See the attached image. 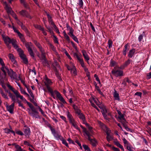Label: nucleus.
Returning <instances> with one entry per match:
<instances>
[{"mask_svg":"<svg viewBox=\"0 0 151 151\" xmlns=\"http://www.w3.org/2000/svg\"><path fill=\"white\" fill-rule=\"evenodd\" d=\"M12 28L14 32L17 33L21 40L22 42L23 43L24 45L26 47H30L32 46V44L30 42H27L26 41L23 35L21 34L14 26L12 27Z\"/></svg>","mask_w":151,"mask_h":151,"instance_id":"nucleus-1","label":"nucleus"},{"mask_svg":"<svg viewBox=\"0 0 151 151\" xmlns=\"http://www.w3.org/2000/svg\"><path fill=\"white\" fill-rule=\"evenodd\" d=\"M1 36L3 39L6 44H9L11 43L14 47H18L17 41L14 38L11 39L8 36L4 34H2Z\"/></svg>","mask_w":151,"mask_h":151,"instance_id":"nucleus-2","label":"nucleus"},{"mask_svg":"<svg viewBox=\"0 0 151 151\" xmlns=\"http://www.w3.org/2000/svg\"><path fill=\"white\" fill-rule=\"evenodd\" d=\"M18 52L19 56L22 60L23 63L27 65L28 63V61L26 56L24 54L23 51L20 48H15Z\"/></svg>","mask_w":151,"mask_h":151,"instance_id":"nucleus-3","label":"nucleus"},{"mask_svg":"<svg viewBox=\"0 0 151 151\" xmlns=\"http://www.w3.org/2000/svg\"><path fill=\"white\" fill-rule=\"evenodd\" d=\"M111 73L116 77L122 76L123 75V71L119 69H113L111 71Z\"/></svg>","mask_w":151,"mask_h":151,"instance_id":"nucleus-4","label":"nucleus"},{"mask_svg":"<svg viewBox=\"0 0 151 151\" xmlns=\"http://www.w3.org/2000/svg\"><path fill=\"white\" fill-rule=\"evenodd\" d=\"M7 72L8 75L11 77V79H16L17 78V74L16 72H14L11 69L10 70L7 69Z\"/></svg>","mask_w":151,"mask_h":151,"instance_id":"nucleus-5","label":"nucleus"},{"mask_svg":"<svg viewBox=\"0 0 151 151\" xmlns=\"http://www.w3.org/2000/svg\"><path fill=\"white\" fill-rule=\"evenodd\" d=\"M54 93L55 94L57 97L63 104H66L67 103L60 93L57 91L55 90Z\"/></svg>","mask_w":151,"mask_h":151,"instance_id":"nucleus-6","label":"nucleus"},{"mask_svg":"<svg viewBox=\"0 0 151 151\" xmlns=\"http://www.w3.org/2000/svg\"><path fill=\"white\" fill-rule=\"evenodd\" d=\"M19 13L20 15L23 17H25L30 19H31L32 18V17L30 16L28 12L25 10H22L21 11H20Z\"/></svg>","mask_w":151,"mask_h":151,"instance_id":"nucleus-7","label":"nucleus"},{"mask_svg":"<svg viewBox=\"0 0 151 151\" xmlns=\"http://www.w3.org/2000/svg\"><path fill=\"white\" fill-rule=\"evenodd\" d=\"M44 83L45 85L46 86V88L47 89L48 88H51L50 86V85H51L52 83V82L51 81V80L49 79L47 76H45V81Z\"/></svg>","mask_w":151,"mask_h":151,"instance_id":"nucleus-8","label":"nucleus"},{"mask_svg":"<svg viewBox=\"0 0 151 151\" xmlns=\"http://www.w3.org/2000/svg\"><path fill=\"white\" fill-rule=\"evenodd\" d=\"M98 124L101 128L106 133L110 131L106 125L101 121H98Z\"/></svg>","mask_w":151,"mask_h":151,"instance_id":"nucleus-9","label":"nucleus"},{"mask_svg":"<svg viewBox=\"0 0 151 151\" xmlns=\"http://www.w3.org/2000/svg\"><path fill=\"white\" fill-rule=\"evenodd\" d=\"M23 132L25 136L26 137H29L30 135V129L28 127L25 126L23 128Z\"/></svg>","mask_w":151,"mask_h":151,"instance_id":"nucleus-10","label":"nucleus"},{"mask_svg":"<svg viewBox=\"0 0 151 151\" xmlns=\"http://www.w3.org/2000/svg\"><path fill=\"white\" fill-rule=\"evenodd\" d=\"M8 57L13 64L16 66L17 65V62L15 59V57L12 54L9 53L8 55Z\"/></svg>","mask_w":151,"mask_h":151,"instance_id":"nucleus-11","label":"nucleus"},{"mask_svg":"<svg viewBox=\"0 0 151 151\" xmlns=\"http://www.w3.org/2000/svg\"><path fill=\"white\" fill-rule=\"evenodd\" d=\"M15 102H13V103L10 105L9 106H6L7 111L11 114H13V113L14 106Z\"/></svg>","mask_w":151,"mask_h":151,"instance_id":"nucleus-12","label":"nucleus"},{"mask_svg":"<svg viewBox=\"0 0 151 151\" xmlns=\"http://www.w3.org/2000/svg\"><path fill=\"white\" fill-rule=\"evenodd\" d=\"M52 134H53L54 137L55 138L58 140H60L62 139L63 137L61 136V135H59L56 132L55 129H54L53 131L52 132Z\"/></svg>","mask_w":151,"mask_h":151,"instance_id":"nucleus-13","label":"nucleus"},{"mask_svg":"<svg viewBox=\"0 0 151 151\" xmlns=\"http://www.w3.org/2000/svg\"><path fill=\"white\" fill-rule=\"evenodd\" d=\"M5 90L6 92L8 93L9 96V97L11 98L12 101L13 102H15L16 99H15V96L12 93L9 91L7 90L6 89Z\"/></svg>","mask_w":151,"mask_h":151,"instance_id":"nucleus-14","label":"nucleus"},{"mask_svg":"<svg viewBox=\"0 0 151 151\" xmlns=\"http://www.w3.org/2000/svg\"><path fill=\"white\" fill-rule=\"evenodd\" d=\"M67 116L70 124L75 121L72 115L70 113L69 111H67Z\"/></svg>","mask_w":151,"mask_h":151,"instance_id":"nucleus-15","label":"nucleus"},{"mask_svg":"<svg viewBox=\"0 0 151 151\" xmlns=\"http://www.w3.org/2000/svg\"><path fill=\"white\" fill-rule=\"evenodd\" d=\"M40 50L41 53V57L40 58V60H42L46 59L45 57V54L43 49V48H39Z\"/></svg>","mask_w":151,"mask_h":151,"instance_id":"nucleus-16","label":"nucleus"},{"mask_svg":"<svg viewBox=\"0 0 151 151\" xmlns=\"http://www.w3.org/2000/svg\"><path fill=\"white\" fill-rule=\"evenodd\" d=\"M110 133L111 131L106 133V139L107 141L109 142L113 139V136L110 134Z\"/></svg>","mask_w":151,"mask_h":151,"instance_id":"nucleus-17","label":"nucleus"},{"mask_svg":"<svg viewBox=\"0 0 151 151\" xmlns=\"http://www.w3.org/2000/svg\"><path fill=\"white\" fill-rule=\"evenodd\" d=\"M28 113L30 116L33 117H35L36 118H38L39 117V112L37 111V113H35L34 112H32L30 110L28 111Z\"/></svg>","mask_w":151,"mask_h":151,"instance_id":"nucleus-18","label":"nucleus"},{"mask_svg":"<svg viewBox=\"0 0 151 151\" xmlns=\"http://www.w3.org/2000/svg\"><path fill=\"white\" fill-rule=\"evenodd\" d=\"M88 140L91 143V144L93 147H96L97 144V140L95 139H91V138H89Z\"/></svg>","mask_w":151,"mask_h":151,"instance_id":"nucleus-19","label":"nucleus"},{"mask_svg":"<svg viewBox=\"0 0 151 151\" xmlns=\"http://www.w3.org/2000/svg\"><path fill=\"white\" fill-rule=\"evenodd\" d=\"M5 9L7 13L11 14V13H12V12L13 11H12L11 8L8 6L6 2H5Z\"/></svg>","mask_w":151,"mask_h":151,"instance_id":"nucleus-20","label":"nucleus"},{"mask_svg":"<svg viewBox=\"0 0 151 151\" xmlns=\"http://www.w3.org/2000/svg\"><path fill=\"white\" fill-rule=\"evenodd\" d=\"M101 112L103 117L106 119H107V115L106 113L107 112V109L105 108H104L102 109V110L101 111Z\"/></svg>","mask_w":151,"mask_h":151,"instance_id":"nucleus-21","label":"nucleus"},{"mask_svg":"<svg viewBox=\"0 0 151 151\" xmlns=\"http://www.w3.org/2000/svg\"><path fill=\"white\" fill-rule=\"evenodd\" d=\"M28 50L29 55L34 60H35V57L34 54L32 49V48H28Z\"/></svg>","mask_w":151,"mask_h":151,"instance_id":"nucleus-22","label":"nucleus"},{"mask_svg":"<svg viewBox=\"0 0 151 151\" xmlns=\"http://www.w3.org/2000/svg\"><path fill=\"white\" fill-rule=\"evenodd\" d=\"M66 26L68 29L69 30V32L68 33V34L69 35H70L71 34L73 33L74 30L73 28L70 27L68 24H66Z\"/></svg>","mask_w":151,"mask_h":151,"instance_id":"nucleus-23","label":"nucleus"},{"mask_svg":"<svg viewBox=\"0 0 151 151\" xmlns=\"http://www.w3.org/2000/svg\"><path fill=\"white\" fill-rule=\"evenodd\" d=\"M0 93L2 97L4 99H9V98L7 96L6 93H5L3 91V90L0 88Z\"/></svg>","mask_w":151,"mask_h":151,"instance_id":"nucleus-24","label":"nucleus"},{"mask_svg":"<svg viewBox=\"0 0 151 151\" xmlns=\"http://www.w3.org/2000/svg\"><path fill=\"white\" fill-rule=\"evenodd\" d=\"M45 13L47 15V18H48V22H49V23H50L51 25L54 24V23L52 21V19L51 16L46 12H45Z\"/></svg>","mask_w":151,"mask_h":151,"instance_id":"nucleus-25","label":"nucleus"},{"mask_svg":"<svg viewBox=\"0 0 151 151\" xmlns=\"http://www.w3.org/2000/svg\"><path fill=\"white\" fill-rule=\"evenodd\" d=\"M27 89V90L28 91V93L30 94L32 98V99H30V100L31 101H32V100L34 99V96L33 95V94L32 92L31 91V90L29 88V86L27 87V88H26Z\"/></svg>","mask_w":151,"mask_h":151,"instance_id":"nucleus-26","label":"nucleus"},{"mask_svg":"<svg viewBox=\"0 0 151 151\" xmlns=\"http://www.w3.org/2000/svg\"><path fill=\"white\" fill-rule=\"evenodd\" d=\"M114 92L113 94L115 100H119V93H117L116 90H114Z\"/></svg>","mask_w":151,"mask_h":151,"instance_id":"nucleus-27","label":"nucleus"},{"mask_svg":"<svg viewBox=\"0 0 151 151\" xmlns=\"http://www.w3.org/2000/svg\"><path fill=\"white\" fill-rule=\"evenodd\" d=\"M82 53L85 59L87 60H89V58L86 52L84 50H82Z\"/></svg>","mask_w":151,"mask_h":151,"instance_id":"nucleus-28","label":"nucleus"},{"mask_svg":"<svg viewBox=\"0 0 151 151\" xmlns=\"http://www.w3.org/2000/svg\"><path fill=\"white\" fill-rule=\"evenodd\" d=\"M135 52V49H133L130 50L128 55V56L130 58H132Z\"/></svg>","mask_w":151,"mask_h":151,"instance_id":"nucleus-29","label":"nucleus"},{"mask_svg":"<svg viewBox=\"0 0 151 151\" xmlns=\"http://www.w3.org/2000/svg\"><path fill=\"white\" fill-rule=\"evenodd\" d=\"M5 69L7 70V69H9L7 67L5 66L4 67H1V70L4 73V76H5V78L6 75V72L5 70L4 69Z\"/></svg>","mask_w":151,"mask_h":151,"instance_id":"nucleus-30","label":"nucleus"},{"mask_svg":"<svg viewBox=\"0 0 151 151\" xmlns=\"http://www.w3.org/2000/svg\"><path fill=\"white\" fill-rule=\"evenodd\" d=\"M15 94L16 95V96L17 98H19L20 99L22 100L24 98L22 96L20 95L19 93L17 91L15 93Z\"/></svg>","mask_w":151,"mask_h":151,"instance_id":"nucleus-31","label":"nucleus"},{"mask_svg":"<svg viewBox=\"0 0 151 151\" xmlns=\"http://www.w3.org/2000/svg\"><path fill=\"white\" fill-rule=\"evenodd\" d=\"M71 72L72 73L74 76H76L77 75L76 70L75 66L74 65L72 66V69L71 70Z\"/></svg>","mask_w":151,"mask_h":151,"instance_id":"nucleus-32","label":"nucleus"},{"mask_svg":"<svg viewBox=\"0 0 151 151\" xmlns=\"http://www.w3.org/2000/svg\"><path fill=\"white\" fill-rule=\"evenodd\" d=\"M71 124L72 126L76 129L80 131V129L77 124L76 122L75 121L71 123Z\"/></svg>","mask_w":151,"mask_h":151,"instance_id":"nucleus-33","label":"nucleus"},{"mask_svg":"<svg viewBox=\"0 0 151 151\" xmlns=\"http://www.w3.org/2000/svg\"><path fill=\"white\" fill-rule=\"evenodd\" d=\"M21 4L26 8H27L28 6L27 4L25 2V0H19Z\"/></svg>","mask_w":151,"mask_h":151,"instance_id":"nucleus-34","label":"nucleus"},{"mask_svg":"<svg viewBox=\"0 0 151 151\" xmlns=\"http://www.w3.org/2000/svg\"><path fill=\"white\" fill-rule=\"evenodd\" d=\"M76 42L78 43V41L77 38L74 35L73 33L69 35Z\"/></svg>","mask_w":151,"mask_h":151,"instance_id":"nucleus-35","label":"nucleus"},{"mask_svg":"<svg viewBox=\"0 0 151 151\" xmlns=\"http://www.w3.org/2000/svg\"><path fill=\"white\" fill-rule=\"evenodd\" d=\"M117 63L115 61L111 60L110 61V65L111 67H114L116 65Z\"/></svg>","mask_w":151,"mask_h":151,"instance_id":"nucleus-36","label":"nucleus"},{"mask_svg":"<svg viewBox=\"0 0 151 151\" xmlns=\"http://www.w3.org/2000/svg\"><path fill=\"white\" fill-rule=\"evenodd\" d=\"M15 131L16 133L19 135L20 136H23L24 135V133L20 130H18L17 129H16Z\"/></svg>","mask_w":151,"mask_h":151,"instance_id":"nucleus-37","label":"nucleus"},{"mask_svg":"<svg viewBox=\"0 0 151 151\" xmlns=\"http://www.w3.org/2000/svg\"><path fill=\"white\" fill-rule=\"evenodd\" d=\"M60 140L62 141V143L63 144L65 145L67 147H69L68 143L67 142L66 140L63 138V137H62V139H60Z\"/></svg>","mask_w":151,"mask_h":151,"instance_id":"nucleus-38","label":"nucleus"},{"mask_svg":"<svg viewBox=\"0 0 151 151\" xmlns=\"http://www.w3.org/2000/svg\"><path fill=\"white\" fill-rule=\"evenodd\" d=\"M79 118L81 119L83 122H85V115L82 113H81L80 115H79Z\"/></svg>","mask_w":151,"mask_h":151,"instance_id":"nucleus-39","label":"nucleus"},{"mask_svg":"<svg viewBox=\"0 0 151 151\" xmlns=\"http://www.w3.org/2000/svg\"><path fill=\"white\" fill-rule=\"evenodd\" d=\"M83 132H84L88 136V139H89V138H91L90 136H91V135L90 134V132L87 130L86 129Z\"/></svg>","mask_w":151,"mask_h":151,"instance_id":"nucleus-40","label":"nucleus"},{"mask_svg":"<svg viewBox=\"0 0 151 151\" xmlns=\"http://www.w3.org/2000/svg\"><path fill=\"white\" fill-rule=\"evenodd\" d=\"M7 86L9 88V89L11 90L15 94V93L17 91V90H15L9 84H7Z\"/></svg>","mask_w":151,"mask_h":151,"instance_id":"nucleus-41","label":"nucleus"},{"mask_svg":"<svg viewBox=\"0 0 151 151\" xmlns=\"http://www.w3.org/2000/svg\"><path fill=\"white\" fill-rule=\"evenodd\" d=\"M9 127H10V129H9L8 128H5L4 129L5 132V133H7V134H9L10 132H11V131H12V130H11V129H12V128L10 126Z\"/></svg>","mask_w":151,"mask_h":151,"instance_id":"nucleus-42","label":"nucleus"},{"mask_svg":"<svg viewBox=\"0 0 151 151\" xmlns=\"http://www.w3.org/2000/svg\"><path fill=\"white\" fill-rule=\"evenodd\" d=\"M118 118L119 119L121 120L122 119L125 122L126 121V120L124 118V115L122 114H121L119 115Z\"/></svg>","mask_w":151,"mask_h":151,"instance_id":"nucleus-43","label":"nucleus"},{"mask_svg":"<svg viewBox=\"0 0 151 151\" xmlns=\"http://www.w3.org/2000/svg\"><path fill=\"white\" fill-rule=\"evenodd\" d=\"M35 28L38 29L41 31H42V30H43V29H44V28L42 27L41 25L37 24L35 25Z\"/></svg>","mask_w":151,"mask_h":151,"instance_id":"nucleus-44","label":"nucleus"},{"mask_svg":"<svg viewBox=\"0 0 151 151\" xmlns=\"http://www.w3.org/2000/svg\"><path fill=\"white\" fill-rule=\"evenodd\" d=\"M83 146L85 150H87V151H91L88 145H83Z\"/></svg>","mask_w":151,"mask_h":151,"instance_id":"nucleus-45","label":"nucleus"},{"mask_svg":"<svg viewBox=\"0 0 151 151\" xmlns=\"http://www.w3.org/2000/svg\"><path fill=\"white\" fill-rule=\"evenodd\" d=\"M47 90H48V91L50 93L51 96L52 97H53L54 99H55L53 92L52 89H51V88H48V89H47Z\"/></svg>","mask_w":151,"mask_h":151,"instance_id":"nucleus-46","label":"nucleus"},{"mask_svg":"<svg viewBox=\"0 0 151 151\" xmlns=\"http://www.w3.org/2000/svg\"><path fill=\"white\" fill-rule=\"evenodd\" d=\"M78 4L80 8H83V3L82 0H78Z\"/></svg>","mask_w":151,"mask_h":151,"instance_id":"nucleus-47","label":"nucleus"},{"mask_svg":"<svg viewBox=\"0 0 151 151\" xmlns=\"http://www.w3.org/2000/svg\"><path fill=\"white\" fill-rule=\"evenodd\" d=\"M4 78L3 77H1L0 80L1 84L5 83L4 80L6 79V77L5 78V76H4Z\"/></svg>","mask_w":151,"mask_h":151,"instance_id":"nucleus-48","label":"nucleus"},{"mask_svg":"<svg viewBox=\"0 0 151 151\" xmlns=\"http://www.w3.org/2000/svg\"><path fill=\"white\" fill-rule=\"evenodd\" d=\"M122 140L123 141V142L124 144L127 145V146L130 145V143L128 142L124 138Z\"/></svg>","mask_w":151,"mask_h":151,"instance_id":"nucleus-49","label":"nucleus"},{"mask_svg":"<svg viewBox=\"0 0 151 151\" xmlns=\"http://www.w3.org/2000/svg\"><path fill=\"white\" fill-rule=\"evenodd\" d=\"M90 102L91 104V106L93 107L94 108H95L97 111H99V109H98V107L96 105L92 103L91 101H90Z\"/></svg>","mask_w":151,"mask_h":151,"instance_id":"nucleus-50","label":"nucleus"},{"mask_svg":"<svg viewBox=\"0 0 151 151\" xmlns=\"http://www.w3.org/2000/svg\"><path fill=\"white\" fill-rule=\"evenodd\" d=\"M21 28L24 30L26 32H28V30L26 27L22 24L20 26Z\"/></svg>","mask_w":151,"mask_h":151,"instance_id":"nucleus-51","label":"nucleus"},{"mask_svg":"<svg viewBox=\"0 0 151 151\" xmlns=\"http://www.w3.org/2000/svg\"><path fill=\"white\" fill-rule=\"evenodd\" d=\"M42 63L44 65H48V63L46 59L42 60Z\"/></svg>","mask_w":151,"mask_h":151,"instance_id":"nucleus-52","label":"nucleus"},{"mask_svg":"<svg viewBox=\"0 0 151 151\" xmlns=\"http://www.w3.org/2000/svg\"><path fill=\"white\" fill-rule=\"evenodd\" d=\"M11 14L12 16V17H13L16 20L18 19L17 15L14 12H12V13Z\"/></svg>","mask_w":151,"mask_h":151,"instance_id":"nucleus-53","label":"nucleus"},{"mask_svg":"<svg viewBox=\"0 0 151 151\" xmlns=\"http://www.w3.org/2000/svg\"><path fill=\"white\" fill-rule=\"evenodd\" d=\"M131 62V60L129 59H128L127 61H126L124 63V66H127L129 65Z\"/></svg>","mask_w":151,"mask_h":151,"instance_id":"nucleus-54","label":"nucleus"},{"mask_svg":"<svg viewBox=\"0 0 151 151\" xmlns=\"http://www.w3.org/2000/svg\"><path fill=\"white\" fill-rule=\"evenodd\" d=\"M60 117L62 119L63 121H64L66 123H67V121L66 120V118L64 116H62V115H60Z\"/></svg>","mask_w":151,"mask_h":151,"instance_id":"nucleus-55","label":"nucleus"},{"mask_svg":"<svg viewBox=\"0 0 151 151\" xmlns=\"http://www.w3.org/2000/svg\"><path fill=\"white\" fill-rule=\"evenodd\" d=\"M0 64L1 65L2 67H4L5 66L3 60L1 58L0 59Z\"/></svg>","mask_w":151,"mask_h":151,"instance_id":"nucleus-56","label":"nucleus"},{"mask_svg":"<svg viewBox=\"0 0 151 151\" xmlns=\"http://www.w3.org/2000/svg\"><path fill=\"white\" fill-rule=\"evenodd\" d=\"M108 43L109 47H111L112 46V42L111 40H109L108 41Z\"/></svg>","mask_w":151,"mask_h":151,"instance_id":"nucleus-57","label":"nucleus"},{"mask_svg":"<svg viewBox=\"0 0 151 151\" xmlns=\"http://www.w3.org/2000/svg\"><path fill=\"white\" fill-rule=\"evenodd\" d=\"M53 64L55 66L58 67V68H60V66L59 65L58 63L57 62L56 60H54Z\"/></svg>","mask_w":151,"mask_h":151,"instance_id":"nucleus-58","label":"nucleus"},{"mask_svg":"<svg viewBox=\"0 0 151 151\" xmlns=\"http://www.w3.org/2000/svg\"><path fill=\"white\" fill-rule=\"evenodd\" d=\"M32 110L31 111L32 112H34L35 113H37V111L36 110V109L35 108V107L33 106L31 108V109Z\"/></svg>","mask_w":151,"mask_h":151,"instance_id":"nucleus-59","label":"nucleus"},{"mask_svg":"<svg viewBox=\"0 0 151 151\" xmlns=\"http://www.w3.org/2000/svg\"><path fill=\"white\" fill-rule=\"evenodd\" d=\"M18 106H19L21 107L22 108L24 109H25V107L23 106V104L21 103V101L18 102Z\"/></svg>","mask_w":151,"mask_h":151,"instance_id":"nucleus-60","label":"nucleus"},{"mask_svg":"<svg viewBox=\"0 0 151 151\" xmlns=\"http://www.w3.org/2000/svg\"><path fill=\"white\" fill-rule=\"evenodd\" d=\"M114 144L117 146L119 147L121 145L118 141H115L114 142Z\"/></svg>","mask_w":151,"mask_h":151,"instance_id":"nucleus-61","label":"nucleus"},{"mask_svg":"<svg viewBox=\"0 0 151 151\" xmlns=\"http://www.w3.org/2000/svg\"><path fill=\"white\" fill-rule=\"evenodd\" d=\"M143 35H140L138 37V40L139 42L141 41L143 39Z\"/></svg>","mask_w":151,"mask_h":151,"instance_id":"nucleus-62","label":"nucleus"},{"mask_svg":"<svg viewBox=\"0 0 151 151\" xmlns=\"http://www.w3.org/2000/svg\"><path fill=\"white\" fill-rule=\"evenodd\" d=\"M65 38L66 39V40L68 42L70 41V38L69 36L67 35H66L64 36Z\"/></svg>","mask_w":151,"mask_h":151,"instance_id":"nucleus-63","label":"nucleus"},{"mask_svg":"<svg viewBox=\"0 0 151 151\" xmlns=\"http://www.w3.org/2000/svg\"><path fill=\"white\" fill-rule=\"evenodd\" d=\"M112 148L114 151H120L119 148L115 147L114 146L112 147Z\"/></svg>","mask_w":151,"mask_h":151,"instance_id":"nucleus-64","label":"nucleus"}]
</instances>
